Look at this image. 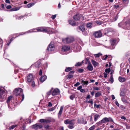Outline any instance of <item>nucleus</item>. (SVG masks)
<instances>
[{
    "label": "nucleus",
    "instance_id": "nucleus-42",
    "mask_svg": "<svg viewBox=\"0 0 130 130\" xmlns=\"http://www.w3.org/2000/svg\"><path fill=\"white\" fill-rule=\"evenodd\" d=\"M82 83H83V84L84 85H85V84H87L88 83V81H85L83 80H82Z\"/></svg>",
    "mask_w": 130,
    "mask_h": 130
},
{
    "label": "nucleus",
    "instance_id": "nucleus-15",
    "mask_svg": "<svg viewBox=\"0 0 130 130\" xmlns=\"http://www.w3.org/2000/svg\"><path fill=\"white\" fill-rule=\"evenodd\" d=\"M70 49V47L69 46H63L62 48V51L64 52L67 51Z\"/></svg>",
    "mask_w": 130,
    "mask_h": 130
},
{
    "label": "nucleus",
    "instance_id": "nucleus-49",
    "mask_svg": "<svg viewBox=\"0 0 130 130\" xmlns=\"http://www.w3.org/2000/svg\"><path fill=\"white\" fill-rule=\"evenodd\" d=\"M82 65V63L80 62L77 63L75 65V66H79Z\"/></svg>",
    "mask_w": 130,
    "mask_h": 130
},
{
    "label": "nucleus",
    "instance_id": "nucleus-13",
    "mask_svg": "<svg viewBox=\"0 0 130 130\" xmlns=\"http://www.w3.org/2000/svg\"><path fill=\"white\" fill-rule=\"evenodd\" d=\"M116 40L115 39H111L110 40V42L111 44V46L112 47L111 48V49H113L115 48L114 45L116 42Z\"/></svg>",
    "mask_w": 130,
    "mask_h": 130
},
{
    "label": "nucleus",
    "instance_id": "nucleus-10",
    "mask_svg": "<svg viewBox=\"0 0 130 130\" xmlns=\"http://www.w3.org/2000/svg\"><path fill=\"white\" fill-rule=\"evenodd\" d=\"M93 35L96 38H100L101 37L102 34L101 32L99 31L95 32Z\"/></svg>",
    "mask_w": 130,
    "mask_h": 130
},
{
    "label": "nucleus",
    "instance_id": "nucleus-53",
    "mask_svg": "<svg viewBox=\"0 0 130 130\" xmlns=\"http://www.w3.org/2000/svg\"><path fill=\"white\" fill-rule=\"evenodd\" d=\"M56 15L55 14L54 15H52V16L51 18L52 19H55V18L56 17Z\"/></svg>",
    "mask_w": 130,
    "mask_h": 130
},
{
    "label": "nucleus",
    "instance_id": "nucleus-58",
    "mask_svg": "<svg viewBox=\"0 0 130 130\" xmlns=\"http://www.w3.org/2000/svg\"><path fill=\"white\" fill-rule=\"evenodd\" d=\"M87 102L91 103L92 105L93 104V101L92 100L88 101Z\"/></svg>",
    "mask_w": 130,
    "mask_h": 130
},
{
    "label": "nucleus",
    "instance_id": "nucleus-61",
    "mask_svg": "<svg viewBox=\"0 0 130 130\" xmlns=\"http://www.w3.org/2000/svg\"><path fill=\"white\" fill-rule=\"evenodd\" d=\"M11 8V6L10 5H8L6 7V8L8 9H9Z\"/></svg>",
    "mask_w": 130,
    "mask_h": 130
},
{
    "label": "nucleus",
    "instance_id": "nucleus-33",
    "mask_svg": "<svg viewBox=\"0 0 130 130\" xmlns=\"http://www.w3.org/2000/svg\"><path fill=\"white\" fill-rule=\"evenodd\" d=\"M125 95L124 91L122 90H121L120 95L121 96H123Z\"/></svg>",
    "mask_w": 130,
    "mask_h": 130
},
{
    "label": "nucleus",
    "instance_id": "nucleus-31",
    "mask_svg": "<svg viewBox=\"0 0 130 130\" xmlns=\"http://www.w3.org/2000/svg\"><path fill=\"white\" fill-rule=\"evenodd\" d=\"M17 126V125H14L11 126L9 128V130H11L14 129L15 127H16Z\"/></svg>",
    "mask_w": 130,
    "mask_h": 130
},
{
    "label": "nucleus",
    "instance_id": "nucleus-22",
    "mask_svg": "<svg viewBox=\"0 0 130 130\" xmlns=\"http://www.w3.org/2000/svg\"><path fill=\"white\" fill-rule=\"evenodd\" d=\"M125 24L126 25V28L128 29H130V21H128L125 23Z\"/></svg>",
    "mask_w": 130,
    "mask_h": 130
},
{
    "label": "nucleus",
    "instance_id": "nucleus-30",
    "mask_svg": "<svg viewBox=\"0 0 130 130\" xmlns=\"http://www.w3.org/2000/svg\"><path fill=\"white\" fill-rule=\"evenodd\" d=\"M34 5L35 3H31L28 4L27 5V7L28 8H29L34 6Z\"/></svg>",
    "mask_w": 130,
    "mask_h": 130
},
{
    "label": "nucleus",
    "instance_id": "nucleus-38",
    "mask_svg": "<svg viewBox=\"0 0 130 130\" xmlns=\"http://www.w3.org/2000/svg\"><path fill=\"white\" fill-rule=\"evenodd\" d=\"M56 106L57 105H56L55 106H54L53 107L50 108H49V111H53L54 110H55L56 108Z\"/></svg>",
    "mask_w": 130,
    "mask_h": 130
},
{
    "label": "nucleus",
    "instance_id": "nucleus-35",
    "mask_svg": "<svg viewBox=\"0 0 130 130\" xmlns=\"http://www.w3.org/2000/svg\"><path fill=\"white\" fill-rule=\"evenodd\" d=\"M87 26L89 28H91L92 27V23H89L87 24Z\"/></svg>",
    "mask_w": 130,
    "mask_h": 130
},
{
    "label": "nucleus",
    "instance_id": "nucleus-50",
    "mask_svg": "<svg viewBox=\"0 0 130 130\" xmlns=\"http://www.w3.org/2000/svg\"><path fill=\"white\" fill-rule=\"evenodd\" d=\"M46 94H47V95H46V100H47V101H48V95H49V93H48V92H47L46 93Z\"/></svg>",
    "mask_w": 130,
    "mask_h": 130
},
{
    "label": "nucleus",
    "instance_id": "nucleus-6",
    "mask_svg": "<svg viewBox=\"0 0 130 130\" xmlns=\"http://www.w3.org/2000/svg\"><path fill=\"white\" fill-rule=\"evenodd\" d=\"M59 92L60 91L58 89L56 88L54 90L52 89L51 90L50 92H49V95H50V93H51L52 95L54 96L58 94Z\"/></svg>",
    "mask_w": 130,
    "mask_h": 130
},
{
    "label": "nucleus",
    "instance_id": "nucleus-2",
    "mask_svg": "<svg viewBox=\"0 0 130 130\" xmlns=\"http://www.w3.org/2000/svg\"><path fill=\"white\" fill-rule=\"evenodd\" d=\"M39 122L43 123V125L46 129H49V118H46L45 119H41L39 121Z\"/></svg>",
    "mask_w": 130,
    "mask_h": 130
},
{
    "label": "nucleus",
    "instance_id": "nucleus-43",
    "mask_svg": "<svg viewBox=\"0 0 130 130\" xmlns=\"http://www.w3.org/2000/svg\"><path fill=\"white\" fill-rule=\"evenodd\" d=\"M110 68L106 69L105 70V72L107 73H109L110 71Z\"/></svg>",
    "mask_w": 130,
    "mask_h": 130
},
{
    "label": "nucleus",
    "instance_id": "nucleus-14",
    "mask_svg": "<svg viewBox=\"0 0 130 130\" xmlns=\"http://www.w3.org/2000/svg\"><path fill=\"white\" fill-rule=\"evenodd\" d=\"M54 43L53 42H51L49 44V48L50 51H54L55 49L54 46Z\"/></svg>",
    "mask_w": 130,
    "mask_h": 130
},
{
    "label": "nucleus",
    "instance_id": "nucleus-36",
    "mask_svg": "<svg viewBox=\"0 0 130 130\" xmlns=\"http://www.w3.org/2000/svg\"><path fill=\"white\" fill-rule=\"evenodd\" d=\"M67 79H70L73 77V75L72 74H69L67 75Z\"/></svg>",
    "mask_w": 130,
    "mask_h": 130
},
{
    "label": "nucleus",
    "instance_id": "nucleus-60",
    "mask_svg": "<svg viewBox=\"0 0 130 130\" xmlns=\"http://www.w3.org/2000/svg\"><path fill=\"white\" fill-rule=\"evenodd\" d=\"M100 105H96L95 103L94 104V106L95 107H96V108H98L99 107Z\"/></svg>",
    "mask_w": 130,
    "mask_h": 130
},
{
    "label": "nucleus",
    "instance_id": "nucleus-5",
    "mask_svg": "<svg viewBox=\"0 0 130 130\" xmlns=\"http://www.w3.org/2000/svg\"><path fill=\"white\" fill-rule=\"evenodd\" d=\"M74 40V39L73 37H70L63 39L62 41L65 43H68L73 41Z\"/></svg>",
    "mask_w": 130,
    "mask_h": 130
},
{
    "label": "nucleus",
    "instance_id": "nucleus-54",
    "mask_svg": "<svg viewBox=\"0 0 130 130\" xmlns=\"http://www.w3.org/2000/svg\"><path fill=\"white\" fill-rule=\"evenodd\" d=\"M74 95H72L70 96V98L71 99L73 100L74 98Z\"/></svg>",
    "mask_w": 130,
    "mask_h": 130
},
{
    "label": "nucleus",
    "instance_id": "nucleus-7",
    "mask_svg": "<svg viewBox=\"0 0 130 130\" xmlns=\"http://www.w3.org/2000/svg\"><path fill=\"white\" fill-rule=\"evenodd\" d=\"M23 91L22 89L20 88L15 89L13 91L14 94L15 95H18L20 94Z\"/></svg>",
    "mask_w": 130,
    "mask_h": 130
},
{
    "label": "nucleus",
    "instance_id": "nucleus-55",
    "mask_svg": "<svg viewBox=\"0 0 130 130\" xmlns=\"http://www.w3.org/2000/svg\"><path fill=\"white\" fill-rule=\"evenodd\" d=\"M126 128L127 129H129L130 128V126L129 125H127L125 124Z\"/></svg>",
    "mask_w": 130,
    "mask_h": 130
},
{
    "label": "nucleus",
    "instance_id": "nucleus-44",
    "mask_svg": "<svg viewBox=\"0 0 130 130\" xmlns=\"http://www.w3.org/2000/svg\"><path fill=\"white\" fill-rule=\"evenodd\" d=\"M102 54L101 53H99L97 54H95L94 55L96 57H99L100 56L102 55Z\"/></svg>",
    "mask_w": 130,
    "mask_h": 130
},
{
    "label": "nucleus",
    "instance_id": "nucleus-28",
    "mask_svg": "<svg viewBox=\"0 0 130 130\" xmlns=\"http://www.w3.org/2000/svg\"><path fill=\"white\" fill-rule=\"evenodd\" d=\"M38 129H41L43 127V125L39 123H37Z\"/></svg>",
    "mask_w": 130,
    "mask_h": 130
},
{
    "label": "nucleus",
    "instance_id": "nucleus-63",
    "mask_svg": "<svg viewBox=\"0 0 130 130\" xmlns=\"http://www.w3.org/2000/svg\"><path fill=\"white\" fill-rule=\"evenodd\" d=\"M80 91L81 92L84 93L85 92V89H82L80 90Z\"/></svg>",
    "mask_w": 130,
    "mask_h": 130
},
{
    "label": "nucleus",
    "instance_id": "nucleus-32",
    "mask_svg": "<svg viewBox=\"0 0 130 130\" xmlns=\"http://www.w3.org/2000/svg\"><path fill=\"white\" fill-rule=\"evenodd\" d=\"M9 108H11L12 110H14L15 109V106L14 104H12L11 105L8 106Z\"/></svg>",
    "mask_w": 130,
    "mask_h": 130
},
{
    "label": "nucleus",
    "instance_id": "nucleus-40",
    "mask_svg": "<svg viewBox=\"0 0 130 130\" xmlns=\"http://www.w3.org/2000/svg\"><path fill=\"white\" fill-rule=\"evenodd\" d=\"M32 127L33 128L35 129H38L37 123L35 124L32 125Z\"/></svg>",
    "mask_w": 130,
    "mask_h": 130
},
{
    "label": "nucleus",
    "instance_id": "nucleus-18",
    "mask_svg": "<svg viewBox=\"0 0 130 130\" xmlns=\"http://www.w3.org/2000/svg\"><path fill=\"white\" fill-rule=\"evenodd\" d=\"M63 108V106H61L60 107V110L58 114V117L59 118H60L61 116Z\"/></svg>",
    "mask_w": 130,
    "mask_h": 130
},
{
    "label": "nucleus",
    "instance_id": "nucleus-59",
    "mask_svg": "<svg viewBox=\"0 0 130 130\" xmlns=\"http://www.w3.org/2000/svg\"><path fill=\"white\" fill-rule=\"evenodd\" d=\"M42 73V71L41 69H40L39 72V75H41Z\"/></svg>",
    "mask_w": 130,
    "mask_h": 130
},
{
    "label": "nucleus",
    "instance_id": "nucleus-26",
    "mask_svg": "<svg viewBox=\"0 0 130 130\" xmlns=\"http://www.w3.org/2000/svg\"><path fill=\"white\" fill-rule=\"evenodd\" d=\"M40 64L39 62H37L34 65H32L31 66H34L36 68H38L39 67Z\"/></svg>",
    "mask_w": 130,
    "mask_h": 130
},
{
    "label": "nucleus",
    "instance_id": "nucleus-56",
    "mask_svg": "<svg viewBox=\"0 0 130 130\" xmlns=\"http://www.w3.org/2000/svg\"><path fill=\"white\" fill-rule=\"evenodd\" d=\"M82 86H80L77 87V89L78 90H80L82 89Z\"/></svg>",
    "mask_w": 130,
    "mask_h": 130
},
{
    "label": "nucleus",
    "instance_id": "nucleus-12",
    "mask_svg": "<svg viewBox=\"0 0 130 130\" xmlns=\"http://www.w3.org/2000/svg\"><path fill=\"white\" fill-rule=\"evenodd\" d=\"M87 69L90 71H92L93 69V67L90 62H88V65L87 67Z\"/></svg>",
    "mask_w": 130,
    "mask_h": 130
},
{
    "label": "nucleus",
    "instance_id": "nucleus-17",
    "mask_svg": "<svg viewBox=\"0 0 130 130\" xmlns=\"http://www.w3.org/2000/svg\"><path fill=\"white\" fill-rule=\"evenodd\" d=\"M75 124V122H73V121H72L69 124V125H68V127L70 129H72L74 128V125Z\"/></svg>",
    "mask_w": 130,
    "mask_h": 130
},
{
    "label": "nucleus",
    "instance_id": "nucleus-3",
    "mask_svg": "<svg viewBox=\"0 0 130 130\" xmlns=\"http://www.w3.org/2000/svg\"><path fill=\"white\" fill-rule=\"evenodd\" d=\"M6 96V94L5 91L3 89H0V101H4Z\"/></svg>",
    "mask_w": 130,
    "mask_h": 130
},
{
    "label": "nucleus",
    "instance_id": "nucleus-20",
    "mask_svg": "<svg viewBox=\"0 0 130 130\" xmlns=\"http://www.w3.org/2000/svg\"><path fill=\"white\" fill-rule=\"evenodd\" d=\"M91 62L94 67H96L99 64L98 62L93 59L91 60Z\"/></svg>",
    "mask_w": 130,
    "mask_h": 130
},
{
    "label": "nucleus",
    "instance_id": "nucleus-11",
    "mask_svg": "<svg viewBox=\"0 0 130 130\" xmlns=\"http://www.w3.org/2000/svg\"><path fill=\"white\" fill-rule=\"evenodd\" d=\"M33 79V75L31 74H29L27 76V80L28 82H29L32 81Z\"/></svg>",
    "mask_w": 130,
    "mask_h": 130
},
{
    "label": "nucleus",
    "instance_id": "nucleus-25",
    "mask_svg": "<svg viewBox=\"0 0 130 130\" xmlns=\"http://www.w3.org/2000/svg\"><path fill=\"white\" fill-rule=\"evenodd\" d=\"M79 28L80 30L82 32H83L85 30V28L83 25H81L79 26Z\"/></svg>",
    "mask_w": 130,
    "mask_h": 130
},
{
    "label": "nucleus",
    "instance_id": "nucleus-41",
    "mask_svg": "<svg viewBox=\"0 0 130 130\" xmlns=\"http://www.w3.org/2000/svg\"><path fill=\"white\" fill-rule=\"evenodd\" d=\"M3 43V40L1 38H0V46L1 48H2V47Z\"/></svg>",
    "mask_w": 130,
    "mask_h": 130
},
{
    "label": "nucleus",
    "instance_id": "nucleus-48",
    "mask_svg": "<svg viewBox=\"0 0 130 130\" xmlns=\"http://www.w3.org/2000/svg\"><path fill=\"white\" fill-rule=\"evenodd\" d=\"M95 126L94 125H93L89 128L88 130H93L95 128Z\"/></svg>",
    "mask_w": 130,
    "mask_h": 130
},
{
    "label": "nucleus",
    "instance_id": "nucleus-46",
    "mask_svg": "<svg viewBox=\"0 0 130 130\" xmlns=\"http://www.w3.org/2000/svg\"><path fill=\"white\" fill-rule=\"evenodd\" d=\"M122 101L123 102H125L126 103H127V102L126 101V100L124 98H122L121 99Z\"/></svg>",
    "mask_w": 130,
    "mask_h": 130
},
{
    "label": "nucleus",
    "instance_id": "nucleus-9",
    "mask_svg": "<svg viewBox=\"0 0 130 130\" xmlns=\"http://www.w3.org/2000/svg\"><path fill=\"white\" fill-rule=\"evenodd\" d=\"M82 17V15L80 14H76L74 16L73 18L75 21H79Z\"/></svg>",
    "mask_w": 130,
    "mask_h": 130
},
{
    "label": "nucleus",
    "instance_id": "nucleus-24",
    "mask_svg": "<svg viewBox=\"0 0 130 130\" xmlns=\"http://www.w3.org/2000/svg\"><path fill=\"white\" fill-rule=\"evenodd\" d=\"M105 30V31H107V33H108L113 31V29L110 28H107Z\"/></svg>",
    "mask_w": 130,
    "mask_h": 130
},
{
    "label": "nucleus",
    "instance_id": "nucleus-39",
    "mask_svg": "<svg viewBox=\"0 0 130 130\" xmlns=\"http://www.w3.org/2000/svg\"><path fill=\"white\" fill-rule=\"evenodd\" d=\"M12 96H9L7 101V103H8L9 102L10 100L12 99Z\"/></svg>",
    "mask_w": 130,
    "mask_h": 130
},
{
    "label": "nucleus",
    "instance_id": "nucleus-16",
    "mask_svg": "<svg viewBox=\"0 0 130 130\" xmlns=\"http://www.w3.org/2000/svg\"><path fill=\"white\" fill-rule=\"evenodd\" d=\"M75 121V120L74 119L71 120H69V119H67L64 120V124H69L70 123L72 122V121Z\"/></svg>",
    "mask_w": 130,
    "mask_h": 130
},
{
    "label": "nucleus",
    "instance_id": "nucleus-57",
    "mask_svg": "<svg viewBox=\"0 0 130 130\" xmlns=\"http://www.w3.org/2000/svg\"><path fill=\"white\" fill-rule=\"evenodd\" d=\"M93 89L95 90H99V88L97 87H93Z\"/></svg>",
    "mask_w": 130,
    "mask_h": 130
},
{
    "label": "nucleus",
    "instance_id": "nucleus-4",
    "mask_svg": "<svg viewBox=\"0 0 130 130\" xmlns=\"http://www.w3.org/2000/svg\"><path fill=\"white\" fill-rule=\"evenodd\" d=\"M114 122L113 119L110 117L107 118L105 117L103 118L98 123H104L107 122Z\"/></svg>",
    "mask_w": 130,
    "mask_h": 130
},
{
    "label": "nucleus",
    "instance_id": "nucleus-1",
    "mask_svg": "<svg viewBox=\"0 0 130 130\" xmlns=\"http://www.w3.org/2000/svg\"><path fill=\"white\" fill-rule=\"evenodd\" d=\"M48 28L45 27H40L37 28H34L30 30L27 31L26 32H25V33L23 34V32L22 33V34H21L23 35L25 34L26 33H31L33 32H36L37 31L38 32H46L48 31Z\"/></svg>",
    "mask_w": 130,
    "mask_h": 130
},
{
    "label": "nucleus",
    "instance_id": "nucleus-37",
    "mask_svg": "<svg viewBox=\"0 0 130 130\" xmlns=\"http://www.w3.org/2000/svg\"><path fill=\"white\" fill-rule=\"evenodd\" d=\"M20 9V8L19 7H14L12 9V10L13 11H16L19 10Z\"/></svg>",
    "mask_w": 130,
    "mask_h": 130
},
{
    "label": "nucleus",
    "instance_id": "nucleus-47",
    "mask_svg": "<svg viewBox=\"0 0 130 130\" xmlns=\"http://www.w3.org/2000/svg\"><path fill=\"white\" fill-rule=\"evenodd\" d=\"M55 121V120L54 119L51 118H49V122H54Z\"/></svg>",
    "mask_w": 130,
    "mask_h": 130
},
{
    "label": "nucleus",
    "instance_id": "nucleus-51",
    "mask_svg": "<svg viewBox=\"0 0 130 130\" xmlns=\"http://www.w3.org/2000/svg\"><path fill=\"white\" fill-rule=\"evenodd\" d=\"M78 71L79 72L82 73L83 72L84 70L82 69H79Z\"/></svg>",
    "mask_w": 130,
    "mask_h": 130
},
{
    "label": "nucleus",
    "instance_id": "nucleus-34",
    "mask_svg": "<svg viewBox=\"0 0 130 130\" xmlns=\"http://www.w3.org/2000/svg\"><path fill=\"white\" fill-rule=\"evenodd\" d=\"M101 95V93L100 92H98L95 93V97H98Z\"/></svg>",
    "mask_w": 130,
    "mask_h": 130
},
{
    "label": "nucleus",
    "instance_id": "nucleus-45",
    "mask_svg": "<svg viewBox=\"0 0 130 130\" xmlns=\"http://www.w3.org/2000/svg\"><path fill=\"white\" fill-rule=\"evenodd\" d=\"M110 81L112 83L113 82V75H111L110 79Z\"/></svg>",
    "mask_w": 130,
    "mask_h": 130
},
{
    "label": "nucleus",
    "instance_id": "nucleus-64",
    "mask_svg": "<svg viewBox=\"0 0 130 130\" xmlns=\"http://www.w3.org/2000/svg\"><path fill=\"white\" fill-rule=\"evenodd\" d=\"M25 16H21L19 17L18 18V19H21L23 18Z\"/></svg>",
    "mask_w": 130,
    "mask_h": 130
},
{
    "label": "nucleus",
    "instance_id": "nucleus-29",
    "mask_svg": "<svg viewBox=\"0 0 130 130\" xmlns=\"http://www.w3.org/2000/svg\"><path fill=\"white\" fill-rule=\"evenodd\" d=\"M72 70V68L71 67H67L66 68L65 70V72H68Z\"/></svg>",
    "mask_w": 130,
    "mask_h": 130
},
{
    "label": "nucleus",
    "instance_id": "nucleus-23",
    "mask_svg": "<svg viewBox=\"0 0 130 130\" xmlns=\"http://www.w3.org/2000/svg\"><path fill=\"white\" fill-rule=\"evenodd\" d=\"M69 22L70 24L73 26H75L76 25L75 22L73 21L70 20L69 21Z\"/></svg>",
    "mask_w": 130,
    "mask_h": 130
},
{
    "label": "nucleus",
    "instance_id": "nucleus-19",
    "mask_svg": "<svg viewBox=\"0 0 130 130\" xmlns=\"http://www.w3.org/2000/svg\"><path fill=\"white\" fill-rule=\"evenodd\" d=\"M46 76L44 75L41 76L40 79V80L41 82H43L46 79Z\"/></svg>",
    "mask_w": 130,
    "mask_h": 130
},
{
    "label": "nucleus",
    "instance_id": "nucleus-8",
    "mask_svg": "<svg viewBox=\"0 0 130 130\" xmlns=\"http://www.w3.org/2000/svg\"><path fill=\"white\" fill-rule=\"evenodd\" d=\"M77 121V123L79 124L82 123L86 124L87 123V121L85 119L84 117H82L80 119L78 118Z\"/></svg>",
    "mask_w": 130,
    "mask_h": 130
},
{
    "label": "nucleus",
    "instance_id": "nucleus-62",
    "mask_svg": "<svg viewBox=\"0 0 130 130\" xmlns=\"http://www.w3.org/2000/svg\"><path fill=\"white\" fill-rule=\"evenodd\" d=\"M31 86L32 87H34L35 86V83L34 81H33L32 82Z\"/></svg>",
    "mask_w": 130,
    "mask_h": 130
},
{
    "label": "nucleus",
    "instance_id": "nucleus-27",
    "mask_svg": "<svg viewBox=\"0 0 130 130\" xmlns=\"http://www.w3.org/2000/svg\"><path fill=\"white\" fill-rule=\"evenodd\" d=\"M99 117V115H98V114H97L94 115V118L95 121H96Z\"/></svg>",
    "mask_w": 130,
    "mask_h": 130
},
{
    "label": "nucleus",
    "instance_id": "nucleus-52",
    "mask_svg": "<svg viewBox=\"0 0 130 130\" xmlns=\"http://www.w3.org/2000/svg\"><path fill=\"white\" fill-rule=\"evenodd\" d=\"M80 84V83L79 82H77L76 84H74V86L75 87H77Z\"/></svg>",
    "mask_w": 130,
    "mask_h": 130
},
{
    "label": "nucleus",
    "instance_id": "nucleus-21",
    "mask_svg": "<svg viewBox=\"0 0 130 130\" xmlns=\"http://www.w3.org/2000/svg\"><path fill=\"white\" fill-rule=\"evenodd\" d=\"M119 80L121 82H123L126 80V79L124 77L120 76L119 78Z\"/></svg>",
    "mask_w": 130,
    "mask_h": 130
}]
</instances>
